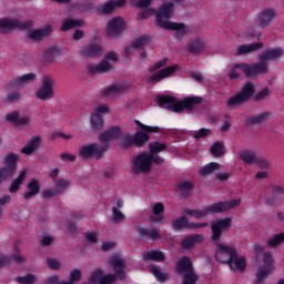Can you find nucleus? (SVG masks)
I'll return each mask as SVG.
<instances>
[{
    "mask_svg": "<svg viewBox=\"0 0 284 284\" xmlns=\"http://www.w3.org/2000/svg\"><path fill=\"white\" fill-rule=\"evenodd\" d=\"M83 20L67 18L62 21L61 32H68V30H72L73 28H83Z\"/></svg>",
    "mask_w": 284,
    "mask_h": 284,
    "instance_id": "obj_39",
    "label": "nucleus"
},
{
    "mask_svg": "<svg viewBox=\"0 0 284 284\" xmlns=\"http://www.w3.org/2000/svg\"><path fill=\"white\" fill-rule=\"evenodd\" d=\"M232 227V217H225L213 222L212 230V241L214 243H219L221 241V236L223 235V230H230Z\"/></svg>",
    "mask_w": 284,
    "mask_h": 284,
    "instance_id": "obj_13",
    "label": "nucleus"
},
{
    "mask_svg": "<svg viewBox=\"0 0 284 284\" xmlns=\"http://www.w3.org/2000/svg\"><path fill=\"white\" fill-rule=\"evenodd\" d=\"M47 265L50 270H61V263L59 262V260L53 257L47 258Z\"/></svg>",
    "mask_w": 284,
    "mask_h": 284,
    "instance_id": "obj_62",
    "label": "nucleus"
},
{
    "mask_svg": "<svg viewBox=\"0 0 284 284\" xmlns=\"http://www.w3.org/2000/svg\"><path fill=\"white\" fill-rule=\"evenodd\" d=\"M176 190L183 199H187L189 196H192V192H194V184L190 181L179 182Z\"/></svg>",
    "mask_w": 284,
    "mask_h": 284,
    "instance_id": "obj_32",
    "label": "nucleus"
},
{
    "mask_svg": "<svg viewBox=\"0 0 284 284\" xmlns=\"http://www.w3.org/2000/svg\"><path fill=\"white\" fill-rule=\"evenodd\" d=\"M16 281L21 284H34L37 277L32 274H27L26 276H18Z\"/></svg>",
    "mask_w": 284,
    "mask_h": 284,
    "instance_id": "obj_59",
    "label": "nucleus"
},
{
    "mask_svg": "<svg viewBox=\"0 0 284 284\" xmlns=\"http://www.w3.org/2000/svg\"><path fill=\"white\" fill-rule=\"evenodd\" d=\"M210 134H212V130L202 128L196 131H193L192 136L199 140V139H205V136H210Z\"/></svg>",
    "mask_w": 284,
    "mask_h": 284,
    "instance_id": "obj_58",
    "label": "nucleus"
},
{
    "mask_svg": "<svg viewBox=\"0 0 284 284\" xmlns=\"http://www.w3.org/2000/svg\"><path fill=\"white\" fill-rule=\"evenodd\" d=\"M18 161H19V155H17L16 153H9L4 158V166L2 169L6 170V172L12 176V174L17 172Z\"/></svg>",
    "mask_w": 284,
    "mask_h": 284,
    "instance_id": "obj_23",
    "label": "nucleus"
},
{
    "mask_svg": "<svg viewBox=\"0 0 284 284\" xmlns=\"http://www.w3.org/2000/svg\"><path fill=\"white\" fill-rule=\"evenodd\" d=\"M148 134H150V132H145V131L135 132V134L133 135L134 145H136V148H143V145H145L148 141H150V135Z\"/></svg>",
    "mask_w": 284,
    "mask_h": 284,
    "instance_id": "obj_41",
    "label": "nucleus"
},
{
    "mask_svg": "<svg viewBox=\"0 0 284 284\" xmlns=\"http://www.w3.org/2000/svg\"><path fill=\"white\" fill-rule=\"evenodd\" d=\"M174 72H176V67H166L164 69H161L150 78V83L154 85V83H159L160 81H163V79H168V77H172Z\"/></svg>",
    "mask_w": 284,
    "mask_h": 284,
    "instance_id": "obj_22",
    "label": "nucleus"
},
{
    "mask_svg": "<svg viewBox=\"0 0 284 284\" xmlns=\"http://www.w3.org/2000/svg\"><path fill=\"white\" fill-rule=\"evenodd\" d=\"M263 263L264 264L257 268L255 284L263 283L265 278L276 270L274 267V257L272 256V253H264Z\"/></svg>",
    "mask_w": 284,
    "mask_h": 284,
    "instance_id": "obj_10",
    "label": "nucleus"
},
{
    "mask_svg": "<svg viewBox=\"0 0 284 284\" xmlns=\"http://www.w3.org/2000/svg\"><path fill=\"white\" fill-rule=\"evenodd\" d=\"M121 136V129L119 126H111L105 132L100 133L99 141L102 145H108L110 150V141H114Z\"/></svg>",
    "mask_w": 284,
    "mask_h": 284,
    "instance_id": "obj_16",
    "label": "nucleus"
},
{
    "mask_svg": "<svg viewBox=\"0 0 284 284\" xmlns=\"http://www.w3.org/2000/svg\"><path fill=\"white\" fill-rule=\"evenodd\" d=\"M270 97V88L265 87L261 91L256 92V87L252 82H246L242 89L226 101L227 108L233 110L236 105H244L247 101H255L261 103Z\"/></svg>",
    "mask_w": 284,
    "mask_h": 284,
    "instance_id": "obj_1",
    "label": "nucleus"
},
{
    "mask_svg": "<svg viewBox=\"0 0 284 284\" xmlns=\"http://www.w3.org/2000/svg\"><path fill=\"white\" fill-rule=\"evenodd\" d=\"M281 243H284V233L275 234L273 237L268 239L267 245L270 247H278Z\"/></svg>",
    "mask_w": 284,
    "mask_h": 284,
    "instance_id": "obj_55",
    "label": "nucleus"
},
{
    "mask_svg": "<svg viewBox=\"0 0 284 284\" xmlns=\"http://www.w3.org/2000/svg\"><path fill=\"white\" fill-rule=\"evenodd\" d=\"M51 32H52V27L47 26L42 29L30 31L28 33V39H31L32 41H41L42 39H45V37H50Z\"/></svg>",
    "mask_w": 284,
    "mask_h": 284,
    "instance_id": "obj_29",
    "label": "nucleus"
},
{
    "mask_svg": "<svg viewBox=\"0 0 284 284\" xmlns=\"http://www.w3.org/2000/svg\"><path fill=\"white\" fill-rule=\"evenodd\" d=\"M128 0H110L98 8L99 14H112L116 8H123Z\"/></svg>",
    "mask_w": 284,
    "mask_h": 284,
    "instance_id": "obj_17",
    "label": "nucleus"
},
{
    "mask_svg": "<svg viewBox=\"0 0 284 284\" xmlns=\"http://www.w3.org/2000/svg\"><path fill=\"white\" fill-rule=\"evenodd\" d=\"M101 278H103V270H95L89 278V283L83 284H101Z\"/></svg>",
    "mask_w": 284,
    "mask_h": 284,
    "instance_id": "obj_54",
    "label": "nucleus"
},
{
    "mask_svg": "<svg viewBox=\"0 0 284 284\" xmlns=\"http://www.w3.org/2000/svg\"><path fill=\"white\" fill-rule=\"evenodd\" d=\"M241 161L245 162L246 165H253L256 163V153L253 150H243L239 153Z\"/></svg>",
    "mask_w": 284,
    "mask_h": 284,
    "instance_id": "obj_40",
    "label": "nucleus"
},
{
    "mask_svg": "<svg viewBox=\"0 0 284 284\" xmlns=\"http://www.w3.org/2000/svg\"><path fill=\"white\" fill-rule=\"evenodd\" d=\"M136 232L141 236V239H148L149 241L161 240V231L159 229L138 226Z\"/></svg>",
    "mask_w": 284,
    "mask_h": 284,
    "instance_id": "obj_19",
    "label": "nucleus"
},
{
    "mask_svg": "<svg viewBox=\"0 0 284 284\" xmlns=\"http://www.w3.org/2000/svg\"><path fill=\"white\" fill-rule=\"evenodd\" d=\"M261 48H263V42L242 44L237 48V54H250V52H256V50H261Z\"/></svg>",
    "mask_w": 284,
    "mask_h": 284,
    "instance_id": "obj_38",
    "label": "nucleus"
},
{
    "mask_svg": "<svg viewBox=\"0 0 284 284\" xmlns=\"http://www.w3.org/2000/svg\"><path fill=\"white\" fill-rule=\"evenodd\" d=\"M273 195H268L266 197L267 205H277L278 199H283L284 196V189L281 186H273L272 187Z\"/></svg>",
    "mask_w": 284,
    "mask_h": 284,
    "instance_id": "obj_34",
    "label": "nucleus"
},
{
    "mask_svg": "<svg viewBox=\"0 0 284 284\" xmlns=\"http://www.w3.org/2000/svg\"><path fill=\"white\" fill-rule=\"evenodd\" d=\"M151 154H159L168 150V144L161 142H153L149 145Z\"/></svg>",
    "mask_w": 284,
    "mask_h": 284,
    "instance_id": "obj_51",
    "label": "nucleus"
},
{
    "mask_svg": "<svg viewBox=\"0 0 284 284\" xmlns=\"http://www.w3.org/2000/svg\"><path fill=\"white\" fill-rule=\"evenodd\" d=\"M28 192L24 193V201H30V199H34L38 196L39 192H41V184H39V180L32 179L27 184Z\"/></svg>",
    "mask_w": 284,
    "mask_h": 284,
    "instance_id": "obj_24",
    "label": "nucleus"
},
{
    "mask_svg": "<svg viewBox=\"0 0 284 284\" xmlns=\"http://www.w3.org/2000/svg\"><path fill=\"white\" fill-rule=\"evenodd\" d=\"M274 19H276V9L263 10L257 17L260 28H267Z\"/></svg>",
    "mask_w": 284,
    "mask_h": 284,
    "instance_id": "obj_18",
    "label": "nucleus"
},
{
    "mask_svg": "<svg viewBox=\"0 0 284 284\" xmlns=\"http://www.w3.org/2000/svg\"><path fill=\"white\" fill-rule=\"evenodd\" d=\"M205 237L202 234H195L193 236H186L181 241L182 250H192L196 243H203Z\"/></svg>",
    "mask_w": 284,
    "mask_h": 284,
    "instance_id": "obj_26",
    "label": "nucleus"
},
{
    "mask_svg": "<svg viewBox=\"0 0 284 284\" xmlns=\"http://www.w3.org/2000/svg\"><path fill=\"white\" fill-rule=\"evenodd\" d=\"M204 207L206 214H220V212H225V202H216Z\"/></svg>",
    "mask_w": 284,
    "mask_h": 284,
    "instance_id": "obj_44",
    "label": "nucleus"
},
{
    "mask_svg": "<svg viewBox=\"0 0 284 284\" xmlns=\"http://www.w3.org/2000/svg\"><path fill=\"white\" fill-rule=\"evenodd\" d=\"M6 121L13 125H28L32 120L28 115L21 116L19 111H12L6 115Z\"/></svg>",
    "mask_w": 284,
    "mask_h": 284,
    "instance_id": "obj_21",
    "label": "nucleus"
},
{
    "mask_svg": "<svg viewBox=\"0 0 284 284\" xmlns=\"http://www.w3.org/2000/svg\"><path fill=\"white\" fill-rule=\"evenodd\" d=\"M69 186L70 180H60L55 184V190L58 191V194H61V192H63V190H68Z\"/></svg>",
    "mask_w": 284,
    "mask_h": 284,
    "instance_id": "obj_61",
    "label": "nucleus"
},
{
    "mask_svg": "<svg viewBox=\"0 0 284 284\" xmlns=\"http://www.w3.org/2000/svg\"><path fill=\"white\" fill-rule=\"evenodd\" d=\"M229 267L231 270H240V272H245V267H247V262L245 261V256L239 257L235 256L231 262H229Z\"/></svg>",
    "mask_w": 284,
    "mask_h": 284,
    "instance_id": "obj_42",
    "label": "nucleus"
},
{
    "mask_svg": "<svg viewBox=\"0 0 284 284\" xmlns=\"http://www.w3.org/2000/svg\"><path fill=\"white\" fill-rule=\"evenodd\" d=\"M280 57H283V50L281 48H272L264 51L258 57V60L266 63V61H276V59H280Z\"/></svg>",
    "mask_w": 284,
    "mask_h": 284,
    "instance_id": "obj_25",
    "label": "nucleus"
},
{
    "mask_svg": "<svg viewBox=\"0 0 284 284\" xmlns=\"http://www.w3.org/2000/svg\"><path fill=\"white\" fill-rule=\"evenodd\" d=\"M254 165H257L260 168V170H270V168H271L270 162H267V160H265L263 158H257L255 160Z\"/></svg>",
    "mask_w": 284,
    "mask_h": 284,
    "instance_id": "obj_64",
    "label": "nucleus"
},
{
    "mask_svg": "<svg viewBox=\"0 0 284 284\" xmlns=\"http://www.w3.org/2000/svg\"><path fill=\"white\" fill-rule=\"evenodd\" d=\"M125 31V20L121 17H115L111 19L105 28V34L106 37H121L123 32Z\"/></svg>",
    "mask_w": 284,
    "mask_h": 284,
    "instance_id": "obj_12",
    "label": "nucleus"
},
{
    "mask_svg": "<svg viewBox=\"0 0 284 284\" xmlns=\"http://www.w3.org/2000/svg\"><path fill=\"white\" fill-rule=\"evenodd\" d=\"M41 145V136H33L28 144L21 149V153L30 156V154H34L37 149Z\"/></svg>",
    "mask_w": 284,
    "mask_h": 284,
    "instance_id": "obj_31",
    "label": "nucleus"
},
{
    "mask_svg": "<svg viewBox=\"0 0 284 284\" xmlns=\"http://www.w3.org/2000/svg\"><path fill=\"white\" fill-rule=\"evenodd\" d=\"M28 175L27 170H22L18 178L12 180L11 185L9 187L10 194H16V192H19L21 185L23 184V181H26V176Z\"/></svg>",
    "mask_w": 284,
    "mask_h": 284,
    "instance_id": "obj_33",
    "label": "nucleus"
},
{
    "mask_svg": "<svg viewBox=\"0 0 284 284\" xmlns=\"http://www.w3.org/2000/svg\"><path fill=\"white\" fill-rule=\"evenodd\" d=\"M205 48V42L201 38H196L195 40L191 41L187 45V52L191 54H201Z\"/></svg>",
    "mask_w": 284,
    "mask_h": 284,
    "instance_id": "obj_35",
    "label": "nucleus"
},
{
    "mask_svg": "<svg viewBox=\"0 0 284 284\" xmlns=\"http://www.w3.org/2000/svg\"><path fill=\"white\" fill-rule=\"evenodd\" d=\"M110 265L113 267L114 274H106L100 280V284L116 283V281H125V260L119 255L110 258Z\"/></svg>",
    "mask_w": 284,
    "mask_h": 284,
    "instance_id": "obj_4",
    "label": "nucleus"
},
{
    "mask_svg": "<svg viewBox=\"0 0 284 284\" xmlns=\"http://www.w3.org/2000/svg\"><path fill=\"white\" fill-rule=\"evenodd\" d=\"M104 122H103V116L99 113H93L91 114V128L93 130H101L103 128Z\"/></svg>",
    "mask_w": 284,
    "mask_h": 284,
    "instance_id": "obj_48",
    "label": "nucleus"
},
{
    "mask_svg": "<svg viewBox=\"0 0 284 284\" xmlns=\"http://www.w3.org/2000/svg\"><path fill=\"white\" fill-rule=\"evenodd\" d=\"M37 79V74L34 73H26L20 77H16L11 79V81L6 85V90H21L22 88H26V85H29V83H32Z\"/></svg>",
    "mask_w": 284,
    "mask_h": 284,
    "instance_id": "obj_14",
    "label": "nucleus"
},
{
    "mask_svg": "<svg viewBox=\"0 0 284 284\" xmlns=\"http://www.w3.org/2000/svg\"><path fill=\"white\" fill-rule=\"evenodd\" d=\"M236 248L223 243H217L215 248V258L217 262L229 265L237 256Z\"/></svg>",
    "mask_w": 284,
    "mask_h": 284,
    "instance_id": "obj_9",
    "label": "nucleus"
},
{
    "mask_svg": "<svg viewBox=\"0 0 284 284\" xmlns=\"http://www.w3.org/2000/svg\"><path fill=\"white\" fill-rule=\"evenodd\" d=\"M203 103V98L201 97H186L180 101L172 95H160L158 98V105L170 110V112H175V114H181L183 110L192 111L195 105H201Z\"/></svg>",
    "mask_w": 284,
    "mask_h": 284,
    "instance_id": "obj_2",
    "label": "nucleus"
},
{
    "mask_svg": "<svg viewBox=\"0 0 284 284\" xmlns=\"http://www.w3.org/2000/svg\"><path fill=\"white\" fill-rule=\"evenodd\" d=\"M144 261H155L156 263H163L165 261V253L159 250H151L143 254Z\"/></svg>",
    "mask_w": 284,
    "mask_h": 284,
    "instance_id": "obj_36",
    "label": "nucleus"
},
{
    "mask_svg": "<svg viewBox=\"0 0 284 284\" xmlns=\"http://www.w3.org/2000/svg\"><path fill=\"white\" fill-rule=\"evenodd\" d=\"M183 275L184 277L182 284H196V282L199 281V275H196L194 271L184 273Z\"/></svg>",
    "mask_w": 284,
    "mask_h": 284,
    "instance_id": "obj_56",
    "label": "nucleus"
},
{
    "mask_svg": "<svg viewBox=\"0 0 284 284\" xmlns=\"http://www.w3.org/2000/svg\"><path fill=\"white\" fill-rule=\"evenodd\" d=\"M270 116H272V113L265 111L257 115L247 116L246 123H247V125H258V123H264V121H267V119H270Z\"/></svg>",
    "mask_w": 284,
    "mask_h": 284,
    "instance_id": "obj_37",
    "label": "nucleus"
},
{
    "mask_svg": "<svg viewBox=\"0 0 284 284\" xmlns=\"http://www.w3.org/2000/svg\"><path fill=\"white\" fill-rule=\"evenodd\" d=\"M152 14H156V9H154V8H148V9H143V10L138 14V18H139V19H150V17H152Z\"/></svg>",
    "mask_w": 284,
    "mask_h": 284,
    "instance_id": "obj_60",
    "label": "nucleus"
},
{
    "mask_svg": "<svg viewBox=\"0 0 284 284\" xmlns=\"http://www.w3.org/2000/svg\"><path fill=\"white\" fill-rule=\"evenodd\" d=\"M61 52L57 47H51L44 52V63H52L57 57H59Z\"/></svg>",
    "mask_w": 284,
    "mask_h": 284,
    "instance_id": "obj_46",
    "label": "nucleus"
},
{
    "mask_svg": "<svg viewBox=\"0 0 284 284\" xmlns=\"http://www.w3.org/2000/svg\"><path fill=\"white\" fill-rule=\"evenodd\" d=\"M131 3L135 8H150V6H152V0H131Z\"/></svg>",
    "mask_w": 284,
    "mask_h": 284,
    "instance_id": "obj_63",
    "label": "nucleus"
},
{
    "mask_svg": "<svg viewBox=\"0 0 284 284\" xmlns=\"http://www.w3.org/2000/svg\"><path fill=\"white\" fill-rule=\"evenodd\" d=\"M81 53L83 57H89V58L101 57V54H103V47H101V44H98V43H90L83 48Z\"/></svg>",
    "mask_w": 284,
    "mask_h": 284,
    "instance_id": "obj_30",
    "label": "nucleus"
},
{
    "mask_svg": "<svg viewBox=\"0 0 284 284\" xmlns=\"http://www.w3.org/2000/svg\"><path fill=\"white\" fill-rule=\"evenodd\" d=\"M151 273L155 276V278H158V281H160V283H163L170 278V275L168 273L161 272V268L158 266H152Z\"/></svg>",
    "mask_w": 284,
    "mask_h": 284,
    "instance_id": "obj_53",
    "label": "nucleus"
},
{
    "mask_svg": "<svg viewBox=\"0 0 284 284\" xmlns=\"http://www.w3.org/2000/svg\"><path fill=\"white\" fill-rule=\"evenodd\" d=\"M210 152L215 159H221L223 154H225V151H223V143L221 142H214L210 149Z\"/></svg>",
    "mask_w": 284,
    "mask_h": 284,
    "instance_id": "obj_49",
    "label": "nucleus"
},
{
    "mask_svg": "<svg viewBox=\"0 0 284 284\" xmlns=\"http://www.w3.org/2000/svg\"><path fill=\"white\" fill-rule=\"evenodd\" d=\"M134 123L140 126L142 132H149L150 134H154L156 132H160V130H161L159 126L145 125V124L141 123V121H139V120H135Z\"/></svg>",
    "mask_w": 284,
    "mask_h": 284,
    "instance_id": "obj_57",
    "label": "nucleus"
},
{
    "mask_svg": "<svg viewBox=\"0 0 284 284\" xmlns=\"http://www.w3.org/2000/svg\"><path fill=\"white\" fill-rule=\"evenodd\" d=\"M105 152H108V144L91 143L83 145L79 154L82 159H92L94 156L97 161H101Z\"/></svg>",
    "mask_w": 284,
    "mask_h": 284,
    "instance_id": "obj_8",
    "label": "nucleus"
},
{
    "mask_svg": "<svg viewBox=\"0 0 284 284\" xmlns=\"http://www.w3.org/2000/svg\"><path fill=\"white\" fill-rule=\"evenodd\" d=\"M132 174H148L152 172V156L150 153L142 152L135 155L131 161Z\"/></svg>",
    "mask_w": 284,
    "mask_h": 284,
    "instance_id": "obj_5",
    "label": "nucleus"
},
{
    "mask_svg": "<svg viewBox=\"0 0 284 284\" xmlns=\"http://www.w3.org/2000/svg\"><path fill=\"white\" fill-rule=\"evenodd\" d=\"M37 99L40 101H50L54 98V79L43 75L42 87L36 92Z\"/></svg>",
    "mask_w": 284,
    "mask_h": 284,
    "instance_id": "obj_11",
    "label": "nucleus"
},
{
    "mask_svg": "<svg viewBox=\"0 0 284 284\" xmlns=\"http://www.w3.org/2000/svg\"><path fill=\"white\" fill-rule=\"evenodd\" d=\"M12 258L13 261H17V263H23V256L19 254H13L12 257L8 255H0V270L4 265H10V263H12Z\"/></svg>",
    "mask_w": 284,
    "mask_h": 284,
    "instance_id": "obj_45",
    "label": "nucleus"
},
{
    "mask_svg": "<svg viewBox=\"0 0 284 284\" xmlns=\"http://www.w3.org/2000/svg\"><path fill=\"white\" fill-rule=\"evenodd\" d=\"M112 70V64L108 62V60H102L99 64L88 67V71L90 74H105V72H110Z\"/></svg>",
    "mask_w": 284,
    "mask_h": 284,
    "instance_id": "obj_28",
    "label": "nucleus"
},
{
    "mask_svg": "<svg viewBox=\"0 0 284 284\" xmlns=\"http://www.w3.org/2000/svg\"><path fill=\"white\" fill-rule=\"evenodd\" d=\"M175 272L178 274H187L190 272H194L192 260L185 255L182 256L175 264Z\"/></svg>",
    "mask_w": 284,
    "mask_h": 284,
    "instance_id": "obj_20",
    "label": "nucleus"
},
{
    "mask_svg": "<svg viewBox=\"0 0 284 284\" xmlns=\"http://www.w3.org/2000/svg\"><path fill=\"white\" fill-rule=\"evenodd\" d=\"M172 227L175 231L179 230H201V227H207V223H194L190 222L185 215L173 220Z\"/></svg>",
    "mask_w": 284,
    "mask_h": 284,
    "instance_id": "obj_15",
    "label": "nucleus"
},
{
    "mask_svg": "<svg viewBox=\"0 0 284 284\" xmlns=\"http://www.w3.org/2000/svg\"><path fill=\"white\" fill-rule=\"evenodd\" d=\"M150 39L151 38L148 34L140 36L132 42V48H134L135 50L139 48H143V45H148V43H150Z\"/></svg>",
    "mask_w": 284,
    "mask_h": 284,
    "instance_id": "obj_52",
    "label": "nucleus"
},
{
    "mask_svg": "<svg viewBox=\"0 0 284 284\" xmlns=\"http://www.w3.org/2000/svg\"><path fill=\"white\" fill-rule=\"evenodd\" d=\"M82 276H83V274L81 273V270L74 268L70 273L69 281H62L60 284H74V283H79V281H81Z\"/></svg>",
    "mask_w": 284,
    "mask_h": 284,
    "instance_id": "obj_47",
    "label": "nucleus"
},
{
    "mask_svg": "<svg viewBox=\"0 0 284 284\" xmlns=\"http://www.w3.org/2000/svg\"><path fill=\"white\" fill-rule=\"evenodd\" d=\"M235 68H239L245 77H258L265 75L268 72L267 62L261 61L256 63H237Z\"/></svg>",
    "mask_w": 284,
    "mask_h": 284,
    "instance_id": "obj_7",
    "label": "nucleus"
},
{
    "mask_svg": "<svg viewBox=\"0 0 284 284\" xmlns=\"http://www.w3.org/2000/svg\"><path fill=\"white\" fill-rule=\"evenodd\" d=\"M174 10V2H165L163 3L158 12L155 11V21L159 28L163 30H172L173 32H179V34L185 36L187 34V30L185 29V23L180 22H171L172 12Z\"/></svg>",
    "mask_w": 284,
    "mask_h": 284,
    "instance_id": "obj_3",
    "label": "nucleus"
},
{
    "mask_svg": "<svg viewBox=\"0 0 284 284\" xmlns=\"http://www.w3.org/2000/svg\"><path fill=\"white\" fill-rule=\"evenodd\" d=\"M184 214H187V216H194V219H204V216H207V212L205 210V206L203 210H192V209H184Z\"/></svg>",
    "mask_w": 284,
    "mask_h": 284,
    "instance_id": "obj_50",
    "label": "nucleus"
},
{
    "mask_svg": "<svg viewBox=\"0 0 284 284\" xmlns=\"http://www.w3.org/2000/svg\"><path fill=\"white\" fill-rule=\"evenodd\" d=\"M220 169L221 164H219L217 162H211L200 170V174L201 176H210V174H213L214 172H216V170Z\"/></svg>",
    "mask_w": 284,
    "mask_h": 284,
    "instance_id": "obj_43",
    "label": "nucleus"
},
{
    "mask_svg": "<svg viewBox=\"0 0 284 284\" xmlns=\"http://www.w3.org/2000/svg\"><path fill=\"white\" fill-rule=\"evenodd\" d=\"M33 26L32 21H21L19 19L2 18L0 19V32L2 34H9L12 30H30Z\"/></svg>",
    "mask_w": 284,
    "mask_h": 284,
    "instance_id": "obj_6",
    "label": "nucleus"
},
{
    "mask_svg": "<svg viewBox=\"0 0 284 284\" xmlns=\"http://www.w3.org/2000/svg\"><path fill=\"white\" fill-rule=\"evenodd\" d=\"M125 84L121 83H113L104 89L101 90L102 97H115V94H121V92H125Z\"/></svg>",
    "mask_w": 284,
    "mask_h": 284,
    "instance_id": "obj_27",
    "label": "nucleus"
}]
</instances>
